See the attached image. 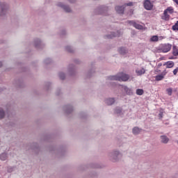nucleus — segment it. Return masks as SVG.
<instances>
[{
  "label": "nucleus",
  "mask_w": 178,
  "mask_h": 178,
  "mask_svg": "<svg viewBox=\"0 0 178 178\" xmlns=\"http://www.w3.org/2000/svg\"><path fill=\"white\" fill-rule=\"evenodd\" d=\"M129 79H130V76L124 73H120L117 75L110 76L107 77L108 81H127Z\"/></svg>",
  "instance_id": "nucleus-1"
},
{
  "label": "nucleus",
  "mask_w": 178,
  "mask_h": 178,
  "mask_svg": "<svg viewBox=\"0 0 178 178\" xmlns=\"http://www.w3.org/2000/svg\"><path fill=\"white\" fill-rule=\"evenodd\" d=\"M108 157L112 162H118L122 158V153L119 150H113L108 154Z\"/></svg>",
  "instance_id": "nucleus-2"
},
{
  "label": "nucleus",
  "mask_w": 178,
  "mask_h": 178,
  "mask_svg": "<svg viewBox=\"0 0 178 178\" xmlns=\"http://www.w3.org/2000/svg\"><path fill=\"white\" fill-rule=\"evenodd\" d=\"M8 13V6L6 3L0 1V17H3Z\"/></svg>",
  "instance_id": "nucleus-3"
},
{
  "label": "nucleus",
  "mask_w": 178,
  "mask_h": 178,
  "mask_svg": "<svg viewBox=\"0 0 178 178\" xmlns=\"http://www.w3.org/2000/svg\"><path fill=\"white\" fill-rule=\"evenodd\" d=\"M143 7L146 10H152V9H154V1L145 0L143 1Z\"/></svg>",
  "instance_id": "nucleus-4"
},
{
  "label": "nucleus",
  "mask_w": 178,
  "mask_h": 178,
  "mask_svg": "<svg viewBox=\"0 0 178 178\" xmlns=\"http://www.w3.org/2000/svg\"><path fill=\"white\" fill-rule=\"evenodd\" d=\"M170 49H172V44L169 43L161 44L159 47V51H161V52H163L164 54L169 52Z\"/></svg>",
  "instance_id": "nucleus-5"
},
{
  "label": "nucleus",
  "mask_w": 178,
  "mask_h": 178,
  "mask_svg": "<svg viewBox=\"0 0 178 178\" xmlns=\"http://www.w3.org/2000/svg\"><path fill=\"white\" fill-rule=\"evenodd\" d=\"M57 6L63 9V10H65V12H66L67 13H70V12H72V8H70L69 6L65 5L61 2L58 3Z\"/></svg>",
  "instance_id": "nucleus-6"
},
{
  "label": "nucleus",
  "mask_w": 178,
  "mask_h": 178,
  "mask_svg": "<svg viewBox=\"0 0 178 178\" xmlns=\"http://www.w3.org/2000/svg\"><path fill=\"white\" fill-rule=\"evenodd\" d=\"M108 11V7L106 6H100L96 10L97 15H104L105 12Z\"/></svg>",
  "instance_id": "nucleus-7"
},
{
  "label": "nucleus",
  "mask_w": 178,
  "mask_h": 178,
  "mask_svg": "<svg viewBox=\"0 0 178 178\" xmlns=\"http://www.w3.org/2000/svg\"><path fill=\"white\" fill-rule=\"evenodd\" d=\"M34 46L37 48V49H41L42 48H44V44L40 39H35L34 40Z\"/></svg>",
  "instance_id": "nucleus-8"
},
{
  "label": "nucleus",
  "mask_w": 178,
  "mask_h": 178,
  "mask_svg": "<svg viewBox=\"0 0 178 178\" xmlns=\"http://www.w3.org/2000/svg\"><path fill=\"white\" fill-rule=\"evenodd\" d=\"M128 23L131 26H134L135 27V29H137L138 30H143V25L138 24L136 23V22H134V21H128Z\"/></svg>",
  "instance_id": "nucleus-9"
},
{
  "label": "nucleus",
  "mask_w": 178,
  "mask_h": 178,
  "mask_svg": "<svg viewBox=\"0 0 178 178\" xmlns=\"http://www.w3.org/2000/svg\"><path fill=\"white\" fill-rule=\"evenodd\" d=\"M114 113L118 115V116H123L124 115V111L121 107H116Z\"/></svg>",
  "instance_id": "nucleus-10"
},
{
  "label": "nucleus",
  "mask_w": 178,
  "mask_h": 178,
  "mask_svg": "<svg viewBox=\"0 0 178 178\" xmlns=\"http://www.w3.org/2000/svg\"><path fill=\"white\" fill-rule=\"evenodd\" d=\"M160 141L162 144H168L170 139L166 136V135H162L160 136Z\"/></svg>",
  "instance_id": "nucleus-11"
},
{
  "label": "nucleus",
  "mask_w": 178,
  "mask_h": 178,
  "mask_svg": "<svg viewBox=\"0 0 178 178\" xmlns=\"http://www.w3.org/2000/svg\"><path fill=\"white\" fill-rule=\"evenodd\" d=\"M120 35L119 34V32L115 33L112 32L111 34H108L105 36V38H107L108 40H111L115 37H119Z\"/></svg>",
  "instance_id": "nucleus-12"
},
{
  "label": "nucleus",
  "mask_w": 178,
  "mask_h": 178,
  "mask_svg": "<svg viewBox=\"0 0 178 178\" xmlns=\"http://www.w3.org/2000/svg\"><path fill=\"white\" fill-rule=\"evenodd\" d=\"M115 10L117 12V13H119V14H123L124 13V7L123 6H117L115 7Z\"/></svg>",
  "instance_id": "nucleus-13"
},
{
  "label": "nucleus",
  "mask_w": 178,
  "mask_h": 178,
  "mask_svg": "<svg viewBox=\"0 0 178 178\" xmlns=\"http://www.w3.org/2000/svg\"><path fill=\"white\" fill-rule=\"evenodd\" d=\"M118 52L121 55H126V54H127L129 52V49L127 48H126V47H120L118 49Z\"/></svg>",
  "instance_id": "nucleus-14"
},
{
  "label": "nucleus",
  "mask_w": 178,
  "mask_h": 178,
  "mask_svg": "<svg viewBox=\"0 0 178 178\" xmlns=\"http://www.w3.org/2000/svg\"><path fill=\"white\" fill-rule=\"evenodd\" d=\"M143 129H140L138 127H135L133 128L132 129V133L133 134H134L135 136L138 135L139 133H141V131Z\"/></svg>",
  "instance_id": "nucleus-15"
},
{
  "label": "nucleus",
  "mask_w": 178,
  "mask_h": 178,
  "mask_svg": "<svg viewBox=\"0 0 178 178\" xmlns=\"http://www.w3.org/2000/svg\"><path fill=\"white\" fill-rule=\"evenodd\" d=\"M163 66H166L167 69H171L175 66V63L173 61H168L163 64Z\"/></svg>",
  "instance_id": "nucleus-16"
},
{
  "label": "nucleus",
  "mask_w": 178,
  "mask_h": 178,
  "mask_svg": "<svg viewBox=\"0 0 178 178\" xmlns=\"http://www.w3.org/2000/svg\"><path fill=\"white\" fill-rule=\"evenodd\" d=\"M64 111H65V113H72V112H73V107L70 105L65 106Z\"/></svg>",
  "instance_id": "nucleus-17"
},
{
  "label": "nucleus",
  "mask_w": 178,
  "mask_h": 178,
  "mask_svg": "<svg viewBox=\"0 0 178 178\" xmlns=\"http://www.w3.org/2000/svg\"><path fill=\"white\" fill-rule=\"evenodd\" d=\"M68 72H69V73L71 76H72V74H74V73L76 72V69L74 68V65H70L69 66V68H68Z\"/></svg>",
  "instance_id": "nucleus-18"
},
{
  "label": "nucleus",
  "mask_w": 178,
  "mask_h": 178,
  "mask_svg": "<svg viewBox=\"0 0 178 178\" xmlns=\"http://www.w3.org/2000/svg\"><path fill=\"white\" fill-rule=\"evenodd\" d=\"M124 91H125L127 95H133V89L129 88L127 86L124 87Z\"/></svg>",
  "instance_id": "nucleus-19"
},
{
  "label": "nucleus",
  "mask_w": 178,
  "mask_h": 178,
  "mask_svg": "<svg viewBox=\"0 0 178 178\" xmlns=\"http://www.w3.org/2000/svg\"><path fill=\"white\" fill-rule=\"evenodd\" d=\"M106 105H113L115 104V98H108L105 100Z\"/></svg>",
  "instance_id": "nucleus-20"
},
{
  "label": "nucleus",
  "mask_w": 178,
  "mask_h": 178,
  "mask_svg": "<svg viewBox=\"0 0 178 178\" xmlns=\"http://www.w3.org/2000/svg\"><path fill=\"white\" fill-rule=\"evenodd\" d=\"M136 73L138 76H141L145 73V70L144 68H141L140 70H136Z\"/></svg>",
  "instance_id": "nucleus-21"
},
{
  "label": "nucleus",
  "mask_w": 178,
  "mask_h": 178,
  "mask_svg": "<svg viewBox=\"0 0 178 178\" xmlns=\"http://www.w3.org/2000/svg\"><path fill=\"white\" fill-rule=\"evenodd\" d=\"M163 79H165V75L162 74L155 76L156 81H161V80H163Z\"/></svg>",
  "instance_id": "nucleus-22"
},
{
  "label": "nucleus",
  "mask_w": 178,
  "mask_h": 178,
  "mask_svg": "<svg viewBox=\"0 0 178 178\" xmlns=\"http://www.w3.org/2000/svg\"><path fill=\"white\" fill-rule=\"evenodd\" d=\"M169 17H170V16H169V15H168V13L164 10L163 15L161 17V19L163 20L168 21V20H169Z\"/></svg>",
  "instance_id": "nucleus-23"
},
{
  "label": "nucleus",
  "mask_w": 178,
  "mask_h": 178,
  "mask_svg": "<svg viewBox=\"0 0 178 178\" xmlns=\"http://www.w3.org/2000/svg\"><path fill=\"white\" fill-rule=\"evenodd\" d=\"M0 159L1 161H6V159H8V154L2 153L0 154Z\"/></svg>",
  "instance_id": "nucleus-24"
},
{
  "label": "nucleus",
  "mask_w": 178,
  "mask_h": 178,
  "mask_svg": "<svg viewBox=\"0 0 178 178\" xmlns=\"http://www.w3.org/2000/svg\"><path fill=\"white\" fill-rule=\"evenodd\" d=\"M150 41H152V42H158V41H159V38H158V35H153L150 38Z\"/></svg>",
  "instance_id": "nucleus-25"
},
{
  "label": "nucleus",
  "mask_w": 178,
  "mask_h": 178,
  "mask_svg": "<svg viewBox=\"0 0 178 178\" xmlns=\"http://www.w3.org/2000/svg\"><path fill=\"white\" fill-rule=\"evenodd\" d=\"M172 55H174V56H178V49L176 46L172 47Z\"/></svg>",
  "instance_id": "nucleus-26"
},
{
  "label": "nucleus",
  "mask_w": 178,
  "mask_h": 178,
  "mask_svg": "<svg viewBox=\"0 0 178 178\" xmlns=\"http://www.w3.org/2000/svg\"><path fill=\"white\" fill-rule=\"evenodd\" d=\"M164 11H165L167 13H168L170 15H172V13H173V12H175V10L173 9V7H168Z\"/></svg>",
  "instance_id": "nucleus-27"
},
{
  "label": "nucleus",
  "mask_w": 178,
  "mask_h": 178,
  "mask_svg": "<svg viewBox=\"0 0 178 178\" xmlns=\"http://www.w3.org/2000/svg\"><path fill=\"white\" fill-rule=\"evenodd\" d=\"M5 118V111H3V109L0 108V119H3Z\"/></svg>",
  "instance_id": "nucleus-28"
},
{
  "label": "nucleus",
  "mask_w": 178,
  "mask_h": 178,
  "mask_svg": "<svg viewBox=\"0 0 178 178\" xmlns=\"http://www.w3.org/2000/svg\"><path fill=\"white\" fill-rule=\"evenodd\" d=\"M136 94H137V95H143V94H144V90L137 89L136 90Z\"/></svg>",
  "instance_id": "nucleus-29"
},
{
  "label": "nucleus",
  "mask_w": 178,
  "mask_h": 178,
  "mask_svg": "<svg viewBox=\"0 0 178 178\" xmlns=\"http://www.w3.org/2000/svg\"><path fill=\"white\" fill-rule=\"evenodd\" d=\"M58 76L61 80H65V78L66 77V75L63 72H60Z\"/></svg>",
  "instance_id": "nucleus-30"
},
{
  "label": "nucleus",
  "mask_w": 178,
  "mask_h": 178,
  "mask_svg": "<svg viewBox=\"0 0 178 178\" xmlns=\"http://www.w3.org/2000/svg\"><path fill=\"white\" fill-rule=\"evenodd\" d=\"M172 30H174V31H176V30L178 31V21L172 26Z\"/></svg>",
  "instance_id": "nucleus-31"
},
{
  "label": "nucleus",
  "mask_w": 178,
  "mask_h": 178,
  "mask_svg": "<svg viewBox=\"0 0 178 178\" xmlns=\"http://www.w3.org/2000/svg\"><path fill=\"white\" fill-rule=\"evenodd\" d=\"M65 49L67 51V52H73V49L70 46H67Z\"/></svg>",
  "instance_id": "nucleus-32"
},
{
  "label": "nucleus",
  "mask_w": 178,
  "mask_h": 178,
  "mask_svg": "<svg viewBox=\"0 0 178 178\" xmlns=\"http://www.w3.org/2000/svg\"><path fill=\"white\" fill-rule=\"evenodd\" d=\"M159 119H162V118H163V110H161L159 111Z\"/></svg>",
  "instance_id": "nucleus-33"
},
{
  "label": "nucleus",
  "mask_w": 178,
  "mask_h": 178,
  "mask_svg": "<svg viewBox=\"0 0 178 178\" xmlns=\"http://www.w3.org/2000/svg\"><path fill=\"white\" fill-rule=\"evenodd\" d=\"M166 91H167L168 95H172V88H168V89L166 90Z\"/></svg>",
  "instance_id": "nucleus-34"
},
{
  "label": "nucleus",
  "mask_w": 178,
  "mask_h": 178,
  "mask_svg": "<svg viewBox=\"0 0 178 178\" xmlns=\"http://www.w3.org/2000/svg\"><path fill=\"white\" fill-rule=\"evenodd\" d=\"M51 58H47V59L44 60V63H46V65H49V63H51Z\"/></svg>",
  "instance_id": "nucleus-35"
},
{
  "label": "nucleus",
  "mask_w": 178,
  "mask_h": 178,
  "mask_svg": "<svg viewBox=\"0 0 178 178\" xmlns=\"http://www.w3.org/2000/svg\"><path fill=\"white\" fill-rule=\"evenodd\" d=\"M177 72H178V67L173 70V74L176 76V74H177Z\"/></svg>",
  "instance_id": "nucleus-36"
},
{
  "label": "nucleus",
  "mask_w": 178,
  "mask_h": 178,
  "mask_svg": "<svg viewBox=\"0 0 178 178\" xmlns=\"http://www.w3.org/2000/svg\"><path fill=\"white\" fill-rule=\"evenodd\" d=\"M13 169H14L13 168L10 167V168H8V172L9 173H12V172H13Z\"/></svg>",
  "instance_id": "nucleus-37"
},
{
  "label": "nucleus",
  "mask_w": 178,
  "mask_h": 178,
  "mask_svg": "<svg viewBox=\"0 0 178 178\" xmlns=\"http://www.w3.org/2000/svg\"><path fill=\"white\" fill-rule=\"evenodd\" d=\"M125 5H127V6H133V2H129V3H126Z\"/></svg>",
  "instance_id": "nucleus-38"
},
{
  "label": "nucleus",
  "mask_w": 178,
  "mask_h": 178,
  "mask_svg": "<svg viewBox=\"0 0 178 178\" xmlns=\"http://www.w3.org/2000/svg\"><path fill=\"white\" fill-rule=\"evenodd\" d=\"M71 3H73V2H75L76 0H67Z\"/></svg>",
  "instance_id": "nucleus-39"
},
{
  "label": "nucleus",
  "mask_w": 178,
  "mask_h": 178,
  "mask_svg": "<svg viewBox=\"0 0 178 178\" xmlns=\"http://www.w3.org/2000/svg\"><path fill=\"white\" fill-rule=\"evenodd\" d=\"M173 2H175V3H177V5H178V0H172Z\"/></svg>",
  "instance_id": "nucleus-40"
},
{
  "label": "nucleus",
  "mask_w": 178,
  "mask_h": 178,
  "mask_svg": "<svg viewBox=\"0 0 178 178\" xmlns=\"http://www.w3.org/2000/svg\"><path fill=\"white\" fill-rule=\"evenodd\" d=\"M161 66H162V63H161L158 64V67H161Z\"/></svg>",
  "instance_id": "nucleus-41"
},
{
  "label": "nucleus",
  "mask_w": 178,
  "mask_h": 178,
  "mask_svg": "<svg viewBox=\"0 0 178 178\" xmlns=\"http://www.w3.org/2000/svg\"><path fill=\"white\" fill-rule=\"evenodd\" d=\"M63 34H66V31H63Z\"/></svg>",
  "instance_id": "nucleus-42"
},
{
  "label": "nucleus",
  "mask_w": 178,
  "mask_h": 178,
  "mask_svg": "<svg viewBox=\"0 0 178 178\" xmlns=\"http://www.w3.org/2000/svg\"><path fill=\"white\" fill-rule=\"evenodd\" d=\"M2 66V62H0V67Z\"/></svg>",
  "instance_id": "nucleus-43"
}]
</instances>
